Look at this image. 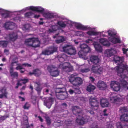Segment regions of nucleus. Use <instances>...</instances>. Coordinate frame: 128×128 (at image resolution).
Returning a JSON list of instances; mask_svg holds the SVG:
<instances>
[{
    "label": "nucleus",
    "instance_id": "obj_1",
    "mask_svg": "<svg viewBox=\"0 0 128 128\" xmlns=\"http://www.w3.org/2000/svg\"><path fill=\"white\" fill-rule=\"evenodd\" d=\"M58 24L60 26L64 27L66 24L71 25H74L77 28L83 30H87L86 34L89 36H93L95 34L94 30V28L88 26H84L79 23L72 22L68 19H63L62 20L58 22Z\"/></svg>",
    "mask_w": 128,
    "mask_h": 128
},
{
    "label": "nucleus",
    "instance_id": "obj_2",
    "mask_svg": "<svg viewBox=\"0 0 128 128\" xmlns=\"http://www.w3.org/2000/svg\"><path fill=\"white\" fill-rule=\"evenodd\" d=\"M124 59L123 56L120 57L118 56H115L113 60L116 63L118 64V66L115 68V69L117 71L118 75L122 77H126L125 75H123L122 76V74L124 73V72H121V71L122 72H123L124 70L128 68V66L126 64L124 65L122 63Z\"/></svg>",
    "mask_w": 128,
    "mask_h": 128
},
{
    "label": "nucleus",
    "instance_id": "obj_3",
    "mask_svg": "<svg viewBox=\"0 0 128 128\" xmlns=\"http://www.w3.org/2000/svg\"><path fill=\"white\" fill-rule=\"evenodd\" d=\"M59 61L61 62L59 66V67L64 71L69 72L72 71L73 70L72 67L70 64L67 62L62 63L64 61L66 60H68V57L64 54L62 55H60L58 57Z\"/></svg>",
    "mask_w": 128,
    "mask_h": 128
},
{
    "label": "nucleus",
    "instance_id": "obj_4",
    "mask_svg": "<svg viewBox=\"0 0 128 128\" xmlns=\"http://www.w3.org/2000/svg\"><path fill=\"white\" fill-rule=\"evenodd\" d=\"M109 37H108L109 40L114 44L120 43H121L120 36L117 35V32L114 29H109L106 31Z\"/></svg>",
    "mask_w": 128,
    "mask_h": 128
},
{
    "label": "nucleus",
    "instance_id": "obj_5",
    "mask_svg": "<svg viewBox=\"0 0 128 128\" xmlns=\"http://www.w3.org/2000/svg\"><path fill=\"white\" fill-rule=\"evenodd\" d=\"M17 65L18 66L16 68L17 70H21L24 68V67H30L31 65L28 64H24L22 65V66L20 64H18L16 62L12 63L9 66L10 68V71L11 76L14 78L17 77L18 76L17 72H13L14 68L13 66H14Z\"/></svg>",
    "mask_w": 128,
    "mask_h": 128
},
{
    "label": "nucleus",
    "instance_id": "obj_6",
    "mask_svg": "<svg viewBox=\"0 0 128 128\" xmlns=\"http://www.w3.org/2000/svg\"><path fill=\"white\" fill-rule=\"evenodd\" d=\"M25 44L27 45L36 47L39 46L40 42L38 38H32L26 39L25 41Z\"/></svg>",
    "mask_w": 128,
    "mask_h": 128
},
{
    "label": "nucleus",
    "instance_id": "obj_7",
    "mask_svg": "<svg viewBox=\"0 0 128 128\" xmlns=\"http://www.w3.org/2000/svg\"><path fill=\"white\" fill-rule=\"evenodd\" d=\"M77 74H72L69 77V81L74 86L80 85L82 83V80L81 78L80 77L76 78L74 77V76L77 75Z\"/></svg>",
    "mask_w": 128,
    "mask_h": 128
},
{
    "label": "nucleus",
    "instance_id": "obj_8",
    "mask_svg": "<svg viewBox=\"0 0 128 128\" xmlns=\"http://www.w3.org/2000/svg\"><path fill=\"white\" fill-rule=\"evenodd\" d=\"M63 51L68 54L74 55L76 54V50L74 47L71 46L66 44L62 47Z\"/></svg>",
    "mask_w": 128,
    "mask_h": 128
},
{
    "label": "nucleus",
    "instance_id": "obj_9",
    "mask_svg": "<svg viewBox=\"0 0 128 128\" xmlns=\"http://www.w3.org/2000/svg\"><path fill=\"white\" fill-rule=\"evenodd\" d=\"M121 72H122V71H121ZM124 72V73L123 74H122V75H126V77H121L120 76H120L121 78H122V80H120V82L121 85L122 86L123 88L125 90H128V84L126 81L124 80V78H127V76L126 74L128 73V68L125 70H124L122 72Z\"/></svg>",
    "mask_w": 128,
    "mask_h": 128
},
{
    "label": "nucleus",
    "instance_id": "obj_10",
    "mask_svg": "<svg viewBox=\"0 0 128 128\" xmlns=\"http://www.w3.org/2000/svg\"><path fill=\"white\" fill-rule=\"evenodd\" d=\"M78 116V118L76 120L77 123L80 125L84 124L88 121V119L84 118L82 112H78L76 114Z\"/></svg>",
    "mask_w": 128,
    "mask_h": 128
},
{
    "label": "nucleus",
    "instance_id": "obj_11",
    "mask_svg": "<svg viewBox=\"0 0 128 128\" xmlns=\"http://www.w3.org/2000/svg\"><path fill=\"white\" fill-rule=\"evenodd\" d=\"M48 70L50 72L51 75L53 76H56L59 75V72L57 67L54 66H49L48 68Z\"/></svg>",
    "mask_w": 128,
    "mask_h": 128
},
{
    "label": "nucleus",
    "instance_id": "obj_12",
    "mask_svg": "<svg viewBox=\"0 0 128 128\" xmlns=\"http://www.w3.org/2000/svg\"><path fill=\"white\" fill-rule=\"evenodd\" d=\"M31 10L38 12L40 13L42 12L44 10V9L42 7L40 6H31L25 8L22 10L24 11L28 10Z\"/></svg>",
    "mask_w": 128,
    "mask_h": 128
},
{
    "label": "nucleus",
    "instance_id": "obj_13",
    "mask_svg": "<svg viewBox=\"0 0 128 128\" xmlns=\"http://www.w3.org/2000/svg\"><path fill=\"white\" fill-rule=\"evenodd\" d=\"M90 104L92 108H94V109H96L98 106V102L96 98L94 96H91L89 99Z\"/></svg>",
    "mask_w": 128,
    "mask_h": 128
},
{
    "label": "nucleus",
    "instance_id": "obj_14",
    "mask_svg": "<svg viewBox=\"0 0 128 128\" xmlns=\"http://www.w3.org/2000/svg\"><path fill=\"white\" fill-rule=\"evenodd\" d=\"M111 95L110 97V99L112 102H114L116 101H121L122 100V98H123L124 97V96H121L119 95L118 96L114 94L111 93Z\"/></svg>",
    "mask_w": 128,
    "mask_h": 128
},
{
    "label": "nucleus",
    "instance_id": "obj_15",
    "mask_svg": "<svg viewBox=\"0 0 128 128\" xmlns=\"http://www.w3.org/2000/svg\"><path fill=\"white\" fill-rule=\"evenodd\" d=\"M111 89L113 90L118 92L120 90V84L116 81H112L110 84Z\"/></svg>",
    "mask_w": 128,
    "mask_h": 128
},
{
    "label": "nucleus",
    "instance_id": "obj_16",
    "mask_svg": "<svg viewBox=\"0 0 128 128\" xmlns=\"http://www.w3.org/2000/svg\"><path fill=\"white\" fill-rule=\"evenodd\" d=\"M117 51L114 48H111L105 50L104 55L108 57H110L113 55L116 54Z\"/></svg>",
    "mask_w": 128,
    "mask_h": 128
},
{
    "label": "nucleus",
    "instance_id": "obj_17",
    "mask_svg": "<svg viewBox=\"0 0 128 128\" xmlns=\"http://www.w3.org/2000/svg\"><path fill=\"white\" fill-rule=\"evenodd\" d=\"M103 69L102 67H100L99 65L97 66H92L91 69L92 72L97 74H100L102 73Z\"/></svg>",
    "mask_w": 128,
    "mask_h": 128
},
{
    "label": "nucleus",
    "instance_id": "obj_18",
    "mask_svg": "<svg viewBox=\"0 0 128 128\" xmlns=\"http://www.w3.org/2000/svg\"><path fill=\"white\" fill-rule=\"evenodd\" d=\"M57 48L56 47L50 48L48 49L43 51L42 54L45 55H48L52 54L54 52L56 51Z\"/></svg>",
    "mask_w": 128,
    "mask_h": 128
},
{
    "label": "nucleus",
    "instance_id": "obj_19",
    "mask_svg": "<svg viewBox=\"0 0 128 128\" xmlns=\"http://www.w3.org/2000/svg\"><path fill=\"white\" fill-rule=\"evenodd\" d=\"M90 60L94 64L92 66H97L98 65V64L100 61V59L98 56H92L90 57Z\"/></svg>",
    "mask_w": 128,
    "mask_h": 128
},
{
    "label": "nucleus",
    "instance_id": "obj_20",
    "mask_svg": "<svg viewBox=\"0 0 128 128\" xmlns=\"http://www.w3.org/2000/svg\"><path fill=\"white\" fill-rule=\"evenodd\" d=\"M15 24L13 22H8L4 24V28L7 29H12L15 26Z\"/></svg>",
    "mask_w": 128,
    "mask_h": 128
},
{
    "label": "nucleus",
    "instance_id": "obj_21",
    "mask_svg": "<svg viewBox=\"0 0 128 128\" xmlns=\"http://www.w3.org/2000/svg\"><path fill=\"white\" fill-rule=\"evenodd\" d=\"M99 42L104 46H108L110 45V43L108 39L104 38H100L99 39Z\"/></svg>",
    "mask_w": 128,
    "mask_h": 128
},
{
    "label": "nucleus",
    "instance_id": "obj_22",
    "mask_svg": "<svg viewBox=\"0 0 128 128\" xmlns=\"http://www.w3.org/2000/svg\"><path fill=\"white\" fill-rule=\"evenodd\" d=\"M97 87L100 90H104L106 87V84L103 82L102 81H99L97 84Z\"/></svg>",
    "mask_w": 128,
    "mask_h": 128
},
{
    "label": "nucleus",
    "instance_id": "obj_23",
    "mask_svg": "<svg viewBox=\"0 0 128 128\" xmlns=\"http://www.w3.org/2000/svg\"><path fill=\"white\" fill-rule=\"evenodd\" d=\"M93 44L96 50L98 52H101L102 51V46L98 43L94 42L93 43Z\"/></svg>",
    "mask_w": 128,
    "mask_h": 128
},
{
    "label": "nucleus",
    "instance_id": "obj_24",
    "mask_svg": "<svg viewBox=\"0 0 128 128\" xmlns=\"http://www.w3.org/2000/svg\"><path fill=\"white\" fill-rule=\"evenodd\" d=\"M0 12L1 13L2 16L6 18L8 17L9 14V11L0 8Z\"/></svg>",
    "mask_w": 128,
    "mask_h": 128
},
{
    "label": "nucleus",
    "instance_id": "obj_25",
    "mask_svg": "<svg viewBox=\"0 0 128 128\" xmlns=\"http://www.w3.org/2000/svg\"><path fill=\"white\" fill-rule=\"evenodd\" d=\"M100 104L102 107H104L108 106L109 103L106 99L102 98L100 100Z\"/></svg>",
    "mask_w": 128,
    "mask_h": 128
},
{
    "label": "nucleus",
    "instance_id": "obj_26",
    "mask_svg": "<svg viewBox=\"0 0 128 128\" xmlns=\"http://www.w3.org/2000/svg\"><path fill=\"white\" fill-rule=\"evenodd\" d=\"M28 81V80L26 78L20 79L18 81V82L17 85V86L15 88H17L19 86L21 85L22 83L24 84L26 83Z\"/></svg>",
    "mask_w": 128,
    "mask_h": 128
},
{
    "label": "nucleus",
    "instance_id": "obj_27",
    "mask_svg": "<svg viewBox=\"0 0 128 128\" xmlns=\"http://www.w3.org/2000/svg\"><path fill=\"white\" fill-rule=\"evenodd\" d=\"M44 16L46 18H54V14L50 12H46L43 14Z\"/></svg>",
    "mask_w": 128,
    "mask_h": 128
},
{
    "label": "nucleus",
    "instance_id": "obj_28",
    "mask_svg": "<svg viewBox=\"0 0 128 128\" xmlns=\"http://www.w3.org/2000/svg\"><path fill=\"white\" fill-rule=\"evenodd\" d=\"M84 45L85 46L84 49L82 51V52L81 54L83 55V57H84V56L86 55V54L89 52L90 51V48L86 44H84Z\"/></svg>",
    "mask_w": 128,
    "mask_h": 128
},
{
    "label": "nucleus",
    "instance_id": "obj_29",
    "mask_svg": "<svg viewBox=\"0 0 128 128\" xmlns=\"http://www.w3.org/2000/svg\"><path fill=\"white\" fill-rule=\"evenodd\" d=\"M76 67L77 68H81L80 69V71L82 73H84L88 72L90 70L88 68H84V66H80L78 64H77L76 66Z\"/></svg>",
    "mask_w": 128,
    "mask_h": 128
},
{
    "label": "nucleus",
    "instance_id": "obj_30",
    "mask_svg": "<svg viewBox=\"0 0 128 128\" xmlns=\"http://www.w3.org/2000/svg\"><path fill=\"white\" fill-rule=\"evenodd\" d=\"M0 91L2 94H0V98H2L3 97H7V92L6 91L5 88H3L1 89Z\"/></svg>",
    "mask_w": 128,
    "mask_h": 128
},
{
    "label": "nucleus",
    "instance_id": "obj_31",
    "mask_svg": "<svg viewBox=\"0 0 128 128\" xmlns=\"http://www.w3.org/2000/svg\"><path fill=\"white\" fill-rule=\"evenodd\" d=\"M54 101V99H53L51 98H49L48 100L45 103V104L47 107L48 108H50Z\"/></svg>",
    "mask_w": 128,
    "mask_h": 128
},
{
    "label": "nucleus",
    "instance_id": "obj_32",
    "mask_svg": "<svg viewBox=\"0 0 128 128\" xmlns=\"http://www.w3.org/2000/svg\"><path fill=\"white\" fill-rule=\"evenodd\" d=\"M58 28V27L56 25H53L50 27L49 29V33L54 32L56 31Z\"/></svg>",
    "mask_w": 128,
    "mask_h": 128
},
{
    "label": "nucleus",
    "instance_id": "obj_33",
    "mask_svg": "<svg viewBox=\"0 0 128 128\" xmlns=\"http://www.w3.org/2000/svg\"><path fill=\"white\" fill-rule=\"evenodd\" d=\"M120 119L122 121L128 122V114H124L121 116L120 117Z\"/></svg>",
    "mask_w": 128,
    "mask_h": 128
},
{
    "label": "nucleus",
    "instance_id": "obj_34",
    "mask_svg": "<svg viewBox=\"0 0 128 128\" xmlns=\"http://www.w3.org/2000/svg\"><path fill=\"white\" fill-rule=\"evenodd\" d=\"M95 88V87L94 86L90 84L87 86L86 90L89 92H91L94 90Z\"/></svg>",
    "mask_w": 128,
    "mask_h": 128
},
{
    "label": "nucleus",
    "instance_id": "obj_35",
    "mask_svg": "<svg viewBox=\"0 0 128 128\" xmlns=\"http://www.w3.org/2000/svg\"><path fill=\"white\" fill-rule=\"evenodd\" d=\"M84 44H82L80 46V48H81V50L79 51L78 52V54L80 58H82L83 55L81 54L82 52V50L84 49V48H85V46Z\"/></svg>",
    "mask_w": 128,
    "mask_h": 128
},
{
    "label": "nucleus",
    "instance_id": "obj_36",
    "mask_svg": "<svg viewBox=\"0 0 128 128\" xmlns=\"http://www.w3.org/2000/svg\"><path fill=\"white\" fill-rule=\"evenodd\" d=\"M76 34L77 36L87 37L86 36V34H87L86 33H84L82 32L77 31L76 32Z\"/></svg>",
    "mask_w": 128,
    "mask_h": 128
},
{
    "label": "nucleus",
    "instance_id": "obj_37",
    "mask_svg": "<svg viewBox=\"0 0 128 128\" xmlns=\"http://www.w3.org/2000/svg\"><path fill=\"white\" fill-rule=\"evenodd\" d=\"M10 40L12 41H14L16 39L17 36L16 34L12 33L10 35Z\"/></svg>",
    "mask_w": 128,
    "mask_h": 128
},
{
    "label": "nucleus",
    "instance_id": "obj_38",
    "mask_svg": "<svg viewBox=\"0 0 128 128\" xmlns=\"http://www.w3.org/2000/svg\"><path fill=\"white\" fill-rule=\"evenodd\" d=\"M65 40V38L63 36H59L57 40H56V42L59 43L64 41Z\"/></svg>",
    "mask_w": 128,
    "mask_h": 128
},
{
    "label": "nucleus",
    "instance_id": "obj_39",
    "mask_svg": "<svg viewBox=\"0 0 128 128\" xmlns=\"http://www.w3.org/2000/svg\"><path fill=\"white\" fill-rule=\"evenodd\" d=\"M40 71L38 69H37L34 70L32 73H30V74H34L35 76H38L40 74Z\"/></svg>",
    "mask_w": 128,
    "mask_h": 128
},
{
    "label": "nucleus",
    "instance_id": "obj_40",
    "mask_svg": "<svg viewBox=\"0 0 128 128\" xmlns=\"http://www.w3.org/2000/svg\"><path fill=\"white\" fill-rule=\"evenodd\" d=\"M95 32V34H94V35L95 34H96L97 35H100V36H102L103 37H106L107 36V35H106L105 34H104V33H105L106 32V31H105L104 32V31H103L100 32Z\"/></svg>",
    "mask_w": 128,
    "mask_h": 128
},
{
    "label": "nucleus",
    "instance_id": "obj_41",
    "mask_svg": "<svg viewBox=\"0 0 128 128\" xmlns=\"http://www.w3.org/2000/svg\"><path fill=\"white\" fill-rule=\"evenodd\" d=\"M117 127L118 128H128V126L125 125L122 126L120 122H118L116 124Z\"/></svg>",
    "mask_w": 128,
    "mask_h": 128
},
{
    "label": "nucleus",
    "instance_id": "obj_42",
    "mask_svg": "<svg viewBox=\"0 0 128 128\" xmlns=\"http://www.w3.org/2000/svg\"><path fill=\"white\" fill-rule=\"evenodd\" d=\"M69 92L70 94H72L74 92L76 94H80V92L78 89H75L74 90H73L71 89L70 90H69Z\"/></svg>",
    "mask_w": 128,
    "mask_h": 128
},
{
    "label": "nucleus",
    "instance_id": "obj_43",
    "mask_svg": "<svg viewBox=\"0 0 128 128\" xmlns=\"http://www.w3.org/2000/svg\"><path fill=\"white\" fill-rule=\"evenodd\" d=\"M30 26L29 24H25L22 27V30L24 31H28L30 29Z\"/></svg>",
    "mask_w": 128,
    "mask_h": 128
},
{
    "label": "nucleus",
    "instance_id": "obj_44",
    "mask_svg": "<svg viewBox=\"0 0 128 128\" xmlns=\"http://www.w3.org/2000/svg\"><path fill=\"white\" fill-rule=\"evenodd\" d=\"M62 122H61L60 121L58 120L57 121H56V122H54V125L56 127L58 126L62 125Z\"/></svg>",
    "mask_w": 128,
    "mask_h": 128
},
{
    "label": "nucleus",
    "instance_id": "obj_45",
    "mask_svg": "<svg viewBox=\"0 0 128 128\" xmlns=\"http://www.w3.org/2000/svg\"><path fill=\"white\" fill-rule=\"evenodd\" d=\"M8 43L7 41H0V45L3 47H6Z\"/></svg>",
    "mask_w": 128,
    "mask_h": 128
},
{
    "label": "nucleus",
    "instance_id": "obj_46",
    "mask_svg": "<svg viewBox=\"0 0 128 128\" xmlns=\"http://www.w3.org/2000/svg\"><path fill=\"white\" fill-rule=\"evenodd\" d=\"M127 111V109L125 107H121L120 108V112H126Z\"/></svg>",
    "mask_w": 128,
    "mask_h": 128
},
{
    "label": "nucleus",
    "instance_id": "obj_47",
    "mask_svg": "<svg viewBox=\"0 0 128 128\" xmlns=\"http://www.w3.org/2000/svg\"><path fill=\"white\" fill-rule=\"evenodd\" d=\"M30 106V104L26 102L23 106V108L25 109H28Z\"/></svg>",
    "mask_w": 128,
    "mask_h": 128
},
{
    "label": "nucleus",
    "instance_id": "obj_48",
    "mask_svg": "<svg viewBox=\"0 0 128 128\" xmlns=\"http://www.w3.org/2000/svg\"><path fill=\"white\" fill-rule=\"evenodd\" d=\"M32 14V12L31 11L29 12H27L25 14V16L26 17H28L31 16Z\"/></svg>",
    "mask_w": 128,
    "mask_h": 128
},
{
    "label": "nucleus",
    "instance_id": "obj_49",
    "mask_svg": "<svg viewBox=\"0 0 128 128\" xmlns=\"http://www.w3.org/2000/svg\"><path fill=\"white\" fill-rule=\"evenodd\" d=\"M38 86L36 88V90L38 92L42 90V86L41 85H38Z\"/></svg>",
    "mask_w": 128,
    "mask_h": 128
},
{
    "label": "nucleus",
    "instance_id": "obj_50",
    "mask_svg": "<svg viewBox=\"0 0 128 128\" xmlns=\"http://www.w3.org/2000/svg\"><path fill=\"white\" fill-rule=\"evenodd\" d=\"M25 124H25V127L24 128H30V126H28V121L27 120H25Z\"/></svg>",
    "mask_w": 128,
    "mask_h": 128
},
{
    "label": "nucleus",
    "instance_id": "obj_51",
    "mask_svg": "<svg viewBox=\"0 0 128 128\" xmlns=\"http://www.w3.org/2000/svg\"><path fill=\"white\" fill-rule=\"evenodd\" d=\"M7 117L5 116H0V121H2L5 120Z\"/></svg>",
    "mask_w": 128,
    "mask_h": 128
},
{
    "label": "nucleus",
    "instance_id": "obj_52",
    "mask_svg": "<svg viewBox=\"0 0 128 128\" xmlns=\"http://www.w3.org/2000/svg\"><path fill=\"white\" fill-rule=\"evenodd\" d=\"M78 107L77 106H74L73 107L72 110L73 112L74 113V110H76L75 111H78Z\"/></svg>",
    "mask_w": 128,
    "mask_h": 128
},
{
    "label": "nucleus",
    "instance_id": "obj_53",
    "mask_svg": "<svg viewBox=\"0 0 128 128\" xmlns=\"http://www.w3.org/2000/svg\"><path fill=\"white\" fill-rule=\"evenodd\" d=\"M122 51H123V53L124 54H125L126 53V52L128 51V48L126 49L124 48H122Z\"/></svg>",
    "mask_w": 128,
    "mask_h": 128
},
{
    "label": "nucleus",
    "instance_id": "obj_54",
    "mask_svg": "<svg viewBox=\"0 0 128 128\" xmlns=\"http://www.w3.org/2000/svg\"><path fill=\"white\" fill-rule=\"evenodd\" d=\"M59 98L61 100H63L66 98V96L64 95H60L59 96Z\"/></svg>",
    "mask_w": 128,
    "mask_h": 128
},
{
    "label": "nucleus",
    "instance_id": "obj_55",
    "mask_svg": "<svg viewBox=\"0 0 128 128\" xmlns=\"http://www.w3.org/2000/svg\"><path fill=\"white\" fill-rule=\"evenodd\" d=\"M46 120L47 124L49 125L51 123L50 120V118L48 117L46 118Z\"/></svg>",
    "mask_w": 128,
    "mask_h": 128
},
{
    "label": "nucleus",
    "instance_id": "obj_56",
    "mask_svg": "<svg viewBox=\"0 0 128 128\" xmlns=\"http://www.w3.org/2000/svg\"><path fill=\"white\" fill-rule=\"evenodd\" d=\"M93 40V39L92 38H89L86 41V42L87 43H90V42H92Z\"/></svg>",
    "mask_w": 128,
    "mask_h": 128
},
{
    "label": "nucleus",
    "instance_id": "obj_57",
    "mask_svg": "<svg viewBox=\"0 0 128 128\" xmlns=\"http://www.w3.org/2000/svg\"><path fill=\"white\" fill-rule=\"evenodd\" d=\"M71 121H66L65 122V123L66 125L67 126H70L71 125Z\"/></svg>",
    "mask_w": 128,
    "mask_h": 128
},
{
    "label": "nucleus",
    "instance_id": "obj_58",
    "mask_svg": "<svg viewBox=\"0 0 128 128\" xmlns=\"http://www.w3.org/2000/svg\"><path fill=\"white\" fill-rule=\"evenodd\" d=\"M107 124L108 125L107 126V128H113L112 124H110L109 122H108Z\"/></svg>",
    "mask_w": 128,
    "mask_h": 128
},
{
    "label": "nucleus",
    "instance_id": "obj_59",
    "mask_svg": "<svg viewBox=\"0 0 128 128\" xmlns=\"http://www.w3.org/2000/svg\"><path fill=\"white\" fill-rule=\"evenodd\" d=\"M19 98L20 99V100L22 101H24V98L20 96H19Z\"/></svg>",
    "mask_w": 128,
    "mask_h": 128
},
{
    "label": "nucleus",
    "instance_id": "obj_60",
    "mask_svg": "<svg viewBox=\"0 0 128 128\" xmlns=\"http://www.w3.org/2000/svg\"><path fill=\"white\" fill-rule=\"evenodd\" d=\"M102 116L101 115H100L97 116V118L98 120H101L102 118Z\"/></svg>",
    "mask_w": 128,
    "mask_h": 128
},
{
    "label": "nucleus",
    "instance_id": "obj_61",
    "mask_svg": "<svg viewBox=\"0 0 128 128\" xmlns=\"http://www.w3.org/2000/svg\"><path fill=\"white\" fill-rule=\"evenodd\" d=\"M106 110H104V115L105 116H106L108 115V114L106 113Z\"/></svg>",
    "mask_w": 128,
    "mask_h": 128
},
{
    "label": "nucleus",
    "instance_id": "obj_62",
    "mask_svg": "<svg viewBox=\"0 0 128 128\" xmlns=\"http://www.w3.org/2000/svg\"><path fill=\"white\" fill-rule=\"evenodd\" d=\"M90 80L92 82H93L94 80V79L92 77H90Z\"/></svg>",
    "mask_w": 128,
    "mask_h": 128
},
{
    "label": "nucleus",
    "instance_id": "obj_63",
    "mask_svg": "<svg viewBox=\"0 0 128 128\" xmlns=\"http://www.w3.org/2000/svg\"><path fill=\"white\" fill-rule=\"evenodd\" d=\"M48 88V89H45L44 90V92H46V93H48V92L49 90V88Z\"/></svg>",
    "mask_w": 128,
    "mask_h": 128
},
{
    "label": "nucleus",
    "instance_id": "obj_64",
    "mask_svg": "<svg viewBox=\"0 0 128 128\" xmlns=\"http://www.w3.org/2000/svg\"><path fill=\"white\" fill-rule=\"evenodd\" d=\"M40 16L39 14L38 15H35L34 16V18H38Z\"/></svg>",
    "mask_w": 128,
    "mask_h": 128
}]
</instances>
